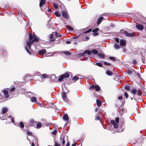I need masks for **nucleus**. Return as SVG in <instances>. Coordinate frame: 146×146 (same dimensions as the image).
Listing matches in <instances>:
<instances>
[{
    "label": "nucleus",
    "instance_id": "obj_1",
    "mask_svg": "<svg viewBox=\"0 0 146 146\" xmlns=\"http://www.w3.org/2000/svg\"><path fill=\"white\" fill-rule=\"evenodd\" d=\"M39 39L38 38L34 37L33 40L32 41L28 40L27 42V45L29 49H31V44H33L34 42H36L39 40Z\"/></svg>",
    "mask_w": 146,
    "mask_h": 146
},
{
    "label": "nucleus",
    "instance_id": "obj_2",
    "mask_svg": "<svg viewBox=\"0 0 146 146\" xmlns=\"http://www.w3.org/2000/svg\"><path fill=\"white\" fill-rule=\"evenodd\" d=\"M109 130L111 131L112 133H115L117 132V133L120 132L122 131L123 129L122 128H109Z\"/></svg>",
    "mask_w": 146,
    "mask_h": 146
},
{
    "label": "nucleus",
    "instance_id": "obj_3",
    "mask_svg": "<svg viewBox=\"0 0 146 146\" xmlns=\"http://www.w3.org/2000/svg\"><path fill=\"white\" fill-rule=\"evenodd\" d=\"M91 53V52L90 50H85L83 53H81L78 54V56L79 57L85 56V55L86 54H88V55H90Z\"/></svg>",
    "mask_w": 146,
    "mask_h": 146
},
{
    "label": "nucleus",
    "instance_id": "obj_4",
    "mask_svg": "<svg viewBox=\"0 0 146 146\" xmlns=\"http://www.w3.org/2000/svg\"><path fill=\"white\" fill-rule=\"evenodd\" d=\"M131 92L134 95L136 94L140 96L141 95L139 91L137 89H133L131 90Z\"/></svg>",
    "mask_w": 146,
    "mask_h": 146
},
{
    "label": "nucleus",
    "instance_id": "obj_5",
    "mask_svg": "<svg viewBox=\"0 0 146 146\" xmlns=\"http://www.w3.org/2000/svg\"><path fill=\"white\" fill-rule=\"evenodd\" d=\"M62 98L66 102H67L68 100L67 98L66 94L65 92H63L62 94Z\"/></svg>",
    "mask_w": 146,
    "mask_h": 146
},
{
    "label": "nucleus",
    "instance_id": "obj_6",
    "mask_svg": "<svg viewBox=\"0 0 146 146\" xmlns=\"http://www.w3.org/2000/svg\"><path fill=\"white\" fill-rule=\"evenodd\" d=\"M110 123L112 125L114 128H118V126L117 124L113 120H111L110 121Z\"/></svg>",
    "mask_w": 146,
    "mask_h": 146
},
{
    "label": "nucleus",
    "instance_id": "obj_7",
    "mask_svg": "<svg viewBox=\"0 0 146 146\" xmlns=\"http://www.w3.org/2000/svg\"><path fill=\"white\" fill-rule=\"evenodd\" d=\"M3 93L4 95V97L3 98L5 97V98L3 99V100H5V99H6L9 97L8 94V92L7 90H4L3 91Z\"/></svg>",
    "mask_w": 146,
    "mask_h": 146
},
{
    "label": "nucleus",
    "instance_id": "obj_8",
    "mask_svg": "<svg viewBox=\"0 0 146 146\" xmlns=\"http://www.w3.org/2000/svg\"><path fill=\"white\" fill-rule=\"evenodd\" d=\"M68 137L67 136H64V138L62 139L60 138V139H61L62 143V146H64V144L65 143L66 140L67 139Z\"/></svg>",
    "mask_w": 146,
    "mask_h": 146
},
{
    "label": "nucleus",
    "instance_id": "obj_9",
    "mask_svg": "<svg viewBox=\"0 0 146 146\" xmlns=\"http://www.w3.org/2000/svg\"><path fill=\"white\" fill-rule=\"evenodd\" d=\"M120 45L122 47L125 46L126 45V41L125 40H121L120 41Z\"/></svg>",
    "mask_w": 146,
    "mask_h": 146
},
{
    "label": "nucleus",
    "instance_id": "obj_10",
    "mask_svg": "<svg viewBox=\"0 0 146 146\" xmlns=\"http://www.w3.org/2000/svg\"><path fill=\"white\" fill-rule=\"evenodd\" d=\"M62 14L63 17L66 19L68 18V15L67 12L65 11H62Z\"/></svg>",
    "mask_w": 146,
    "mask_h": 146
},
{
    "label": "nucleus",
    "instance_id": "obj_11",
    "mask_svg": "<svg viewBox=\"0 0 146 146\" xmlns=\"http://www.w3.org/2000/svg\"><path fill=\"white\" fill-rule=\"evenodd\" d=\"M136 27L138 29L141 31L143 30L144 29L143 26L141 25H137L136 26Z\"/></svg>",
    "mask_w": 146,
    "mask_h": 146
},
{
    "label": "nucleus",
    "instance_id": "obj_12",
    "mask_svg": "<svg viewBox=\"0 0 146 146\" xmlns=\"http://www.w3.org/2000/svg\"><path fill=\"white\" fill-rule=\"evenodd\" d=\"M135 36V35L134 32L130 33H129L127 32L126 35V36L129 37H134Z\"/></svg>",
    "mask_w": 146,
    "mask_h": 146
},
{
    "label": "nucleus",
    "instance_id": "obj_13",
    "mask_svg": "<svg viewBox=\"0 0 146 146\" xmlns=\"http://www.w3.org/2000/svg\"><path fill=\"white\" fill-rule=\"evenodd\" d=\"M63 119L64 121H68L69 117L68 115L66 114H64L63 117Z\"/></svg>",
    "mask_w": 146,
    "mask_h": 146
},
{
    "label": "nucleus",
    "instance_id": "obj_14",
    "mask_svg": "<svg viewBox=\"0 0 146 146\" xmlns=\"http://www.w3.org/2000/svg\"><path fill=\"white\" fill-rule=\"evenodd\" d=\"M46 3L45 0H41L40 2L39 7H41V6L44 5H45Z\"/></svg>",
    "mask_w": 146,
    "mask_h": 146
},
{
    "label": "nucleus",
    "instance_id": "obj_15",
    "mask_svg": "<svg viewBox=\"0 0 146 146\" xmlns=\"http://www.w3.org/2000/svg\"><path fill=\"white\" fill-rule=\"evenodd\" d=\"M46 50L45 49H42L38 51V53L39 54L42 55L46 53Z\"/></svg>",
    "mask_w": 146,
    "mask_h": 146
},
{
    "label": "nucleus",
    "instance_id": "obj_16",
    "mask_svg": "<svg viewBox=\"0 0 146 146\" xmlns=\"http://www.w3.org/2000/svg\"><path fill=\"white\" fill-rule=\"evenodd\" d=\"M103 19V17H100L98 18L97 20L98 25H99L101 23Z\"/></svg>",
    "mask_w": 146,
    "mask_h": 146
},
{
    "label": "nucleus",
    "instance_id": "obj_17",
    "mask_svg": "<svg viewBox=\"0 0 146 146\" xmlns=\"http://www.w3.org/2000/svg\"><path fill=\"white\" fill-rule=\"evenodd\" d=\"M8 111V108L7 107H4L2 109V112L3 113H5Z\"/></svg>",
    "mask_w": 146,
    "mask_h": 146
},
{
    "label": "nucleus",
    "instance_id": "obj_18",
    "mask_svg": "<svg viewBox=\"0 0 146 146\" xmlns=\"http://www.w3.org/2000/svg\"><path fill=\"white\" fill-rule=\"evenodd\" d=\"M106 74L108 76H111L113 74L112 73L111 71L107 70L106 72Z\"/></svg>",
    "mask_w": 146,
    "mask_h": 146
},
{
    "label": "nucleus",
    "instance_id": "obj_19",
    "mask_svg": "<svg viewBox=\"0 0 146 146\" xmlns=\"http://www.w3.org/2000/svg\"><path fill=\"white\" fill-rule=\"evenodd\" d=\"M127 32L124 29H123L122 30H120V33H122L124 35H125V36L127 33Z\"/></svg>",
    "mask_w": 146,
    "mask_h": 146
},
{
    "label": "nucleus",
    "instance_id": "obj_20",
    "mask_svg": "<svg viewBox=\"0 0 146 146\" xmlns=\"http://www.w3.org/2000/svg\"><path fill=\"white\" fill-rule=\"evenodd\" d=\"M36 99L35 97H33L31 98V101L32 102H35L36 101Z\"/></svg>",
    "mask_w": 146,
    "mask_h": 146
},
{
    "label": "nucleus",
    "instance_id": "obj_21",
    "mask_svg": "<svg viewBox=\"0 0 146 146\" xmlns=\"http://www.w3.org/2000/svg\"><path fill=\"white\" fill-rule=\"evenodd\" d=\"M98 55L101 58H104L105 57L104 54L103 53H98Z\"/></svg>",
    "mask_w": 146,
    "mask_h": 146
},
{
    "label": "nucleus",
    "instance_id": "obj_22",
    "mask_svg": "<svg viewBox=\"0 0 146 146\" xmlns=\"http://www.w3.org/2000/svg\"><path fill=\"white\" fill-rule=\"evenodd\" d=\"M96 103L97 105L98 106H100L102 104V102L101 101L98 99H97L96 100Z\"/></svg>",
    "mask_w": 146,
    "mask_h": 146
},
{
    "label": "nucleus",
    "instance_id": "obj_23",
    "mask_svg": "<svg viewBox=\"0 0 146 146\" xmlns=\"http://www.w3.org/2000/svg\"><path fill=\"white\" fill-rule=\"evenodd\" d=\"M64 78H68L69 76L70 75L68 73H66L64 74H62Z\"/></svg>",
    "mask_w": 146,
    "mask_h": 146
},
{
    "label": "nucleus",
    "instance_id": "obj_24",
    "mask_svg": "<svg viewBox=\"0 0 146 146\" xmlns=\"http://www.w3.org/2000/svg\"><path fill=\"white\" fill-rule=\"evenodd\" d=\"M95 88L96 90L97 91H99L100 89V86L98 85L95 86Z\"/></svg>",
    "mask_w": 146,
    "mask_h": 146
},
{
    "label": "nucleus",
    "instance_id": "obj_25",
    "mask_svg": "<svg viewBox=\"0 0 146 146\" xmlns=\"http://www.w3.org/2000/svg\"><path fill=\"white\" fill-rule=\"evenodd\" d=\"M64 77L63 76V75H62H62H61L60 76V77H59V79H58V80L59 81H62L64 79Z\"/></svg>",
    "mask_w": 146,
    "mask_h": 146
},
{
    "label": "nucleus",
    "instance_id": "obj_26",
    "mask_svg": "<svg viewBox=\"0 0 146 146\" xmlns=\"http://www.w3.org/2000/svg\"><path fill=\"white\" fill-rule=\"evenodd\" d=\"M92 53L94 54H98V52L97 50L95 49H93L92 50Z\"/></svg>",
    "mask_w": 146,
    "mask_h": 146
},
{
    "label": "nucleus",
    "instance_id": "obj_27",
    "mask_svg": "<svg viewBox=\"0 0 146 146\" xmlns=\"http://www.w3.org/2000/svg\"><path fill=\"white\" fill-rule=\"evenodd\" d=\"M55 14L56 16L58 17H60L61 15L60 13L58 11H57L55 12Z\"/></svg>",
    "mask_w": 146,
    "mask_h": 146
},
{
    "label": "nucleus",
    "instance_id": "obj_28",
    "mask_svg": "<svg viewBox=\"0 0 146 146\" xmlns=\"http://www.w3.org/2000/svg\"><path fill=\"white\" fill-rule=\"evenodd\" d=\"M114 46L115 48L117 50L119 49L120 48L119 46L118 45L116 44H114Z\"/></svg>",
    "mask_w": 146,
    "mask_h": 146
},
{
    "label": "nucleus",
    "instance_id": "obj_29",
    "mask_svg": "<svg viewBox=\"0 0 146 146\" xmlns=\"http://www.w3.org/2000/svg\"><path fill=\"white\" fill-rule=\"evenodd\" d=\"M63 53L67 56H69L71 54V53L68 51H63Z\"/></svg>",
    "mask_w": 146,
    "mask_h": 146
},
{
    "label": "nucleus",
    "instance_id": "obj_30",
    "mask_svg": "<svg viewBox=\"0 0 146 146\" xmlns=\"http://www.w3.org/2000/svg\"><path fill=\"white\" fill-rule=\"evenodd\" d=\"M52 125H54V124L52 123H46L45 124V125L46 126V127H49L51 126Z\"/></svg>",
    "mask_w": 146,
    "mask_h": 146
},
{
    "label": "nucleus",
    "instance_id": "obj_31",
    "mask_svg": "<svg viewBox=\"0 0 146 146\" xmlns=\"http://www.w3.org/2000/svg\"><path fill=\"white\" fill-rule=\"evenodd\" d=\"M24 124L22 122H21L19 123V126L21 128H24Z\"/></svg>",
    "mask_w": 146,
    "mask_h": 146
},
{
    "label": "nucleus",
    "instance_id": "obj_32",
    "mask_svg": "<svg viewBox=\"0 0 146 146\" xmlns=\"http://www.w3.org/2000/svg\"><path fill=\"white\" fill-rule=\"evenodd\" d=\"M42 126V124L40 123H38L36 124V128H40Z\"/></svg>",
    "mask_w": 146,
    "mask_h": 146
},
{
    "label": "nucleus",
    "instance_id": "obj_33",
    "mask_svg": "<svg viewBox=\"0 0 146 146\" xmlns=\"http://www.w3.org/2000/svg\"><path fill=\"white\" fill-rule=\"evenodd\" d=\"M79 79L78 77L77 76H75L73 78V80L74 81H76L77 80Z\"/></svg>",
    "mask_w": 146,
    "mask_h": 146
},
{
    "label": "nucleus",
    "instance_id": "obj_34",
    "mask_svg": "<svg viewBox=\"0 0 146 146\" xmlns=\"http://www.w3.org/2000/svg\"><path fill=\"white\" fill-rule=\"evenodd\" d=\"M27 133L28 134V135H29L31 136H33L32 133L29 131H27Z\"/></svg>",
    "mask_w": 146,
    "mask_h": 146
},
{
    "label": "nucleus",
    "instance_id": "obj_35",
    "mask_svg": "<svg viewBox=\"0 0 146 146\" xmlns=\"http://www.w3.org/2000/svg\"><path fill=\"white\" fill-rule=\"evenodd\" d=\"M53 4V5L54 7V8L55 9H57L58 8V6L56 3H54Z\"/></svg>",
    "mask_w": 146,
    "mask_h": 146
},
{
    "label": "nucleus",
    "instance_id": "obj_36",
    "mask_svg": "<svg viewBox=\"0 0 146 146\" xmlns=\"http://www.w3.org/2000/svg\"><path fill=\"white\" fill-rule=\"evenodd\" d=\"M29 40H30V41H32V40L33 38V36L32 35H31L30 34H29Z\"/></svg>",
    "mask_w": 146,
    "mask_h": 146
},
{
    "label": "nucleus",
    "instance_id": "obj_37",
    "mask_svg": "<svg viewBox=\"0 0 146 146\" xmlns=\"http://www.w3.org/2000/svg\"><path fill=\"white\" fill-rule=\"evenodd\" d=\"M99 28H97L93 30L92 31V32L93 33H95L99 31Z\"/></svg>",
    "mask_w": 146,
    "mask_h": 146
},
{
    "label": "nucleus",
    "instance_id": "obj_38",
    "mask_svg": "<svg viewBox=\"0 0 146 146\" xmlns=\"http://www.w3.org/2000/svg\"><path fill=\"white\" fill-rule=\"evenodd\" d=\"M109 58L110 60H112L113 61H114L115 60V58L113 57H110Z\"/></svg>",
    "mask_w": 146,
    "mask_h": 146
},
{
    "label": "nucleus",
    "instance_id": "obj_39",
    "mask_svg": "<svg viewBox=\"0 0 146 146\" xmlns=\"http://www.w3.org/2000/svg\"><path fill=\"white\" fill-rule=\"evenodd\" d=\"M125 89L126 90L129 91L130 89L129 86L128 85H126L125 86Z\"/></svg>",
    "mask_w": 146,
    "mask_h": 146
},
{
    "label": "nucleus",
    "instance_id": "obj_40",
    "mask_svg": "<svg viewBox=\"0 0 146 146\" xmlns=\"http://www.w3.org/2000/svg\"><path fill=\"white\" fill-rule=\"evenodd\" d=\"M119 117H116L115 119V122L117 124L118 123H119Z\"/></svg>",
    "mask_w": 146,
    "mask_h": 146
},
{
    "label": "nucleus",
    "instance_id": "obj_41",
    "mask_svg": "<svg viewBox=\"0 0 146 146\" xmlns=\"http://www.w3.org/2000/svg\"><path fill=\"white\" fill-rule=\"evenodd\" d=\"M59 33L56 32L55 34V35L56 37H61V35H59Z\"/></svg>",
    "mask_w": 146,
    "mask_h": 146
},
{
    "label": "nucleus",
    "instance_id": "obj_42",
    "mask_svg": "<svg viewBox=\"0 0 146 146\" xmlns=\"http://www.w3.org/2000/svg\"><path fill=\"white\" fill-rule=\"evenodd\" d=\"M96 65L97 66H99L100 67H102V64L100 63H99V62L97 63L96 64Z\"/></svg>",
    "mask_w": 146,
    "mask_h": 146
},
{
    "label": "nucleus",
    "instance_id": "obj_43",
    "mask_svg": "<svg viewBox=\"0 0 146 146\" xmlns=\"http://www.w3.org/2000/svg\"><path fill=\"white\" fill-rule=\"evenodd\" d=\"M54 146H61L58 143L56 142V140L54 141Z\"/></svg>",
    "mask_w": 146,
    "mask_h": 146
},
{
    "label": "nucleus",
    "instance_id": "obj_44",
    "mask_svg": "<svg viewBox=\"0 0 146 146\" xmlns=\"http://www.w3.org/2000/svg\"><path fill=\"white\" fill-rule=\"evenodd\" d=\"M91 31H92V29H88V30L87 31H86L84 32V33H89Z\"/></svg>",
    "mask_w": 146,
    "mask_h": 146
},
{
    "label": "nucleus",
    "instance_id": "obj_45",
    "mask_svg": "<svg viewBox=\"0 0 146 146\" xmlns=\"http://www.w3.org/2000/svg\"><path fill=\"white\" fill-rule=\"evenodd\" d=\"M95 86L94 85H92L89 88L90 90H92L95 88Z\"/></svg>",
    "mask_w": 146,
    "mask_h": 146
},
{
    "label": "nucleus",
    "instance_id": "obj_46",
    "mask_svg": "<svg viewBox=\"0 0 146 146\" xmlns=\"http://www.w3.org/2000/svg\"><path fill=\"white\" fill-rule=\"evenodd\" d=\"M67 28L68 29H69V30H70L71 31H73V29L72 27H71L69 26H68Z\"/></svg>",
    "mask_w": 146,
    "mask_h": 146
},
{
    "label": "nucleus",
    "instance_id": "obj_47",
    "mask_svg": "<svg viewBox=\"0 0 146 146\" xmlns=\"http://www.w3.org/2000/svg\"><path fill=\"white\" fill-rule=\"evenodd\" d=\"M57 132V131L56 130H54V131H52V134L54 135H55Z\"/></svg>",
    "mask_w": 146,
    "mask_h": 146
},
{
    "label": "nucleus",
    "instance_id": "obj_48",
    "mask_svg": "<svg viewBox=\"0 0 146 146\" xmlns=\"http://www.w3.org/2000/svg\"><path fill=\"white\" fill-rule=\"evenodd\" d=\"M15 87H13L12 88H11L10 90V91H11V92H12L14 91L15 90Z\"/></svg>",
    "mask_w": 146,
    "mask_h": 146
},
{
    "label": "nucleus",
    "instance_id": "obj_49",
    "mask_svg": "<svg viewBox=\"0 0 146 146\" xmlns=\"http://www.w3.org/2000/svg\"><path fill=\"white\" fill-rule=\"evenodd\" d=\"M25 50H26V51H27V52L29 54H31V53L29 51V49L26 46H25Z\"/></svg>",
    "mask_w": 146,
    "mask_h": 146
},
{
    "label": "nucleus",
    "instance_id": "obj_50",
    "mask_svg": "<svg viewBox=\"0 0 146 146\" xmlns=\"http://www.w3.org/2000/svg\"><path fill=\"white\" fill-rule=\"evenodd\" d=\"M42 76L43 78H45L47 77L46 76L45 74H42Z\"/></svg>",
    "mask_w": 146,
    "mask_h": 146
},
{
    "label": "nucleus",
    "instance_id": "obj_51",
    "mask_svg": "<svg viewBox=\"0 0 146 146\" xmlns=\"http://www.w3.org/2000/svg\"><path fill=\"white\" fill-rule=\"evenodd\" d=\"M127 73L129 75H131L132 74V72L129 70H128L127 71Z\"/></svg>",
    "mask_w": 146,
    "mask_h": 146
},
{
    "label": "nucleus",
    "instance_id": "obj_52",
    "mask_svg": "<svg viewBox=\"0 0 146 146\" xmlns=\"http://www.w3.org/2000/svg\"><path fill=\"white\" fill-rule=\"evenodd\" d=\"M124 95L126 97V98H127L128 97V95L127 92H125L124 94Z\"/></svg>",
    "mask_w": 146,
    "mask_h": 146
},
{
    "label": "nucleus",
    "instance_id": "obj_53",
    "mask_svg": "<svg viewBox=\"0 0 146 146\" xmlns=\"http://www.w3.org/2000/svg\"><path fill=\"white\" fill-rule=\"evenodd\" d=\"M118 99L120 100H121L123 99V98L122 96H119L118 97Z\"/></svg>",
    "mask_w": 146,
    "mask_h": 146
},
{
    "label": "nucleus",
    "instance_id": "obj_54",
    "mask_svg": "<svg viewBox=\"0 0 146 146\" xmlns=\"http://www.w3.org/2000/svg\"><path fill=\"white\" fill-rule=\"evenodd\" d=\"M104 64L105 65H110V64L109 63H108L106 62H104Z\"/></svg>",
    "mask_w": 146,
    "mask_h": 146
},
{
    "label": "nucleus",
    "instance_id": "obj_55",
    "mask_svg": "<svg viewBox=\"0 0 146 146\" xmlns=\"http://www.w3.org/2000/svg\"><path fill=\"white\" fill-rule=\"evenodd\" d=\"M100 119V117L98 116H97L96 117L95 120H99Z\"/></svg>",
    "mask_w": 146,
    "mask_h": 146
},
{
    "label": "nucleus",
    "instance_id": "obj_56",
    "mask_svg": "<svg viewBox=\"0 0 146 146\" xmlns=\"http://www.w3.org/2000/svg\"><path fill=\"white\" fill-rule=\"evenodd\" d=\"M115 40L116 42H119V39L118 38H115Z\"/></svg>",
    "mask_w": 146,
    "mask_h": 146
},
{
    "label": "nucleus",
    "instance_id": "obj_57",
    "mask_svg": "<svg viewBox=\"0 0 146 146\" xmlns=\"http://www.w3.org/2000/svg\"><path fill=\"white\" fill-rule=\"evenodd\" d=\"M142 60L143 63H145V59L144 58H142Z\"/></svg>",
    "mask_w": 146,
    "mask_h": 146
},
{
    "label": "nucleus",
    "instance_id": "obj_58",
    "mask_svg": "<svg viewBox=\"0 0 146 146\" xmlns=\"http://www.w3.org/2000/svg\"><path fill=\"white\" fill-rule=\"evenodd\" d=\"M66 43L67 44H69L71 43V42L70 41H67L66 42Z\"/></svg>",
    "mask_w": 146,
    "mask_h": 146
},
{
    "label": "nucleus",
    "instance_id": "obj_59",
    "mask_svg": "<svg viewBox=\"0 0 146 146\" xmlns=\"http://www.w3.org/2000/svg\"><path fill=\"white\" fill-rule=\"evenodd\" d=\"M53 35L52 34H51L50 36V38L51 39H53Z\"/></svg>",
    "mask_w": 146,
    "mask_h": 146
},
{
    "label": "nucleus",
    "instance_id": "obj_60",
    "mask_svg": "<svg viewBox=\"0 0 146 146\" xmlns=\"http://www.w3.org/2000/svg\"><path fill=\"white\" fill-rule=\"evenodd\" d=\"M11 121L13 122V123H14V119H13V118H12L11 119Z\"/></svg>",
    "mask_w": 146,
    "mask_h": 146
},
{
    "label": "nucleus",
    "instance_id": "obj_61",
    "mask_svg": "<svg viewBox=\"0 0 146 146\" xmlns=\"http://www.w3.org/2000/svg\"><path fill=\"white\" fill-rule=\"evenodd\" d=\"M33 94V93H31V92H28V95H30V96L31 95V94Z\"/></svg>",
    "mask_w": 146,
    "mask_h": 146
},
{
    "label": "nucleus",
    "instance_id": "obj_62",
    "mask_svg": "<svg viewBox=\"0 0 146 146\" xmlns=\"http://www.w3.org/2000/svg\"><path fill=\"white\" fill-rule=\"evenodd\" d=\"M133 63L134 64H135L136 63V60H133Z\"/></svg>",
    "mask_w": 146,
    "mask_h": 146
},
{
    "label": "nucleus",
    "instance_id": "obj_63",
    "mask_svg": "<svg viewBox=\"0 0 146 146\" xmlns=\"http://www.w3.org/2000/svg\"><path fill=\"white\" fill-rule=\"evenodd\" d=\"M98 35V33H94V35L97 36V35Z\"/></svg>",
    "mask_w": 146,
    "mask_h": 146
},
{
    "label": "nucleus",
    "instance_id": "obj_64",
    "mask_svg": "<svg viewBox=\"0 0 146 146\" xmlns=\"http://www.w3.org/2000/svg\"><path fill=\"white\" fill-rule=\"evenodd\" d=\"M70 144L68 142V143L67 144V145L66 146H69Z\"/></svg>",
    "mask_w": 146,
    "mask_h": 146
}]
</instances>
